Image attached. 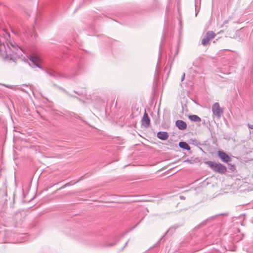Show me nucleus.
Wrapping results in <instances>:
<instances>
[{
    "label": "nucleus",
    "mask_w": 253,
    "mask_h": 253,
    "mask_svg": "<svg viewBox=\"0 0 253 253\" xmlns=\"http://www.w3.org/2000/svg\"><path fill=\"white\" fill-rule=\"evenodd\" d=\"M175 126L181 130L185 129L187 127L186 123L183 121L178 120L175 122Z\"/></svg>",
    "instance_id": "obj_12"
},
{
    "label": "nucleus",
    "mask_w": 253,
    "mask_h": 253,
    "mask_svg": "<svg viewBox=\"0 0 253 253\" xmlns=\"http://www.w3.org/2000/svg\"><path fill=\"white\" fill-rule=\"evenodd\" d=\"M42 70L46 73L48 76L55 79H58L59 78L71 79L74 78L76 75L75 74L74 75H69L60 72H57L49 67H45V68L42 69Z\"/></svg>",
    "instance_id": "obj_2"
},
{
    "label": "nucleus",
    "mask_w": 253,
    "mask_h": 253,
    "mask_svg": "<svg viewBox=\"0 0 253 253\" xmlns=\"http://www.w3.org/2000/svg\"><path fill=\"white\" fill-rule=\"evenodd\" d=\"M189 119L194 122H200L201 119L196 115H191L188 116Z\"/></svg>",
    "instance_id": "obj_15"
},
{
    "label": "nucleus",
    "mask_w": 253,
    "mask_h": 253,
    "mask_svg": "<svg viewBox=\"0 0 253 253\" xmlns=\"http://www.w3.org/2000/svg\"><path fill=\"white\" fill-rule=\"evenodd\" d=\"M217 156L223 162L228 163L231 161V158L225 152L218 150L217 151Z\"/></svg>",
    "instance_id": "obj_9"
},
{
    "label": "nucleus",
    "mask_w": 253,
    "mask_h": 253,
    "mask_svg": "<svg viewBox=\"0 0 253 253\" xmlns=\"http://www.w3.org/2000/svg\"><path fill=\"white\" fill-rule=\"evenodd\" d=\"M128 241H129V240H128V241L126 243V244H125V245L124 246V247L122 248V249L121 251L123 250H124V248H125L127 246V243H128Z\"/></svg>",
    "instance_id": "obj_24"
},
{
    "label": "nucleus",
    "mask_w": 253,
    "mask_h": 253,
    "mask_svg": "<svg viewBox=\"0 0 253 253\" xmlns=\"http://www.w3.org/2000/svg\"><path fill=\"white\" fill-rule=\"evenodd\" d=\"M0 36L3 38V41L0 40V55L4 59L14 61L18 45L15 42H7L10 35L2 26H0Z\"/></svg>",
    "instance_id": "obj_1"
},
{
    "label": "nucleus",
    "mask_w": 253,
    "mask_h": 253,
    "mask_svg": "<svg viewBox=\"0 0 253 253\" xmlns=\"http://www.w3.org/2000/svg\"><path fill=\"white\" fill-rule=\"evenodd\" d=\"M1 233H2L1 232H0V235L1 234Z\"/></svg>",
    "instance_id": "obj_30"
},
{
    "label": "nucleus",
    "mask_w": 253,
    "mask_h": 253,
    "mask_svg": "<svg viewBox=\"0 0 253 253\" xmlns=\"http://www.w3.org/2000/svg\"><path fill=\"white\" fill-rule=\"evenodd\" d=\"M179 146L180 148L183 150H190V147L189 145L185 142L180 141L179 142Z\"/></svg>",
    "instance_id": "obj_14"
},
{
    "label": "nucleus",
    "mask_w": 253,
    "mask_h": 253,
    "mask_svg": "<svg viewBox=\"0 0 253 253\" xmlns=\"http://www.w3.org/2000/svg\"><path fill=\"white\" fill-rule=\"evenodd\" d=\"M211 109L213 115L217 119L220 118L223 113V110L220 107L219 104L218 102L214 103L212 106Z\"/></svg>",
    "instance_id": "obj_5"
},
{
    "label": "nucleus",
    "mask_w": 253,
    "mask_h": 253,
    "mask_svg": "<svg viewBox=\"0 0 253 253\" xmlns=\"http://www.w3.org/2000/svg\"><path fill=\"white\" fill-rule=\"evenodd\" d=\"M137 226V224L135 225V226L133 227V229L134 228Z\"/></svg>",
    "instance_id": "obj_29"
},
{
    "label": "nucleus",
    "mask_w": 253,
    "mask_h": 253,
    "mask_svg": "<svg viewBox=\"0 0 253 253\" xmlns=\"http://www.w3.org/2000/svg\"><path fill=\"white\" fill-rule=\"evenodd\" d=\"M74 92L75 93H76V94H78L79 95H82L83 94V93H79L78 92H77V91H76V90H74Z\"/></svg>",
    "instance_id": "obj_25"
},
{
    "label": "nucleus",
    "mask_w": 253,
    "mask_h": 253,
    "mask_svg": "<svg viewBox=\"0 0 253 253\" xmlns=\"http://www.w3.org/2000/svg\"><path fill=\"white\" fill-rule=\"evenodd\" d=\"M180 198L182 200H184L185 199V197L183 196H180Z\"/></svg>",
    "instance_id": "obj_28"
},
{
    "label": "nucleus",
    "mask_w": 253,
    "mask_h": 253,
    "mask_svg": "<svg viewBox=\"0 0 253 253\" xmlns=\"http://www.w3.org/2000/svg\"><path fill=\"white\" fill-rule=\"evenodd\" d=\"M114 245H115V243H113V244H109L107 245V246L111 247V246H113Z\"/></svg>",
    "instance_id": "obj_27"
},
{
    "label": "nucleus",
    "mask_w": 253,
    "mask_h": 253,
    "mask_svg": "<svg viewBox=\"0 0 253 253\" xmlns=\"http://www.w3.org/2000/svg\"><path fill=\"white\" fill-rule=\"evenodd\" d=\"M23 219L24 216L21 212H16L12 218L8 219L9 223H8L7 226L15 227H18L22 224Z\"/></svg>",
    "instance_id": "obj_4"
},
{
    "label": "nucleus",
    "mask_w": 253,
    "mask_h": 253,
    "mask_svg": "<svg viewBox=\"0 0 253 253\" xmlns=\"http://www.w3.org/2000/svg\"><path fill=\"white\" fill-rule=\"evenodd\" d=\"M185 74L184 73H183L182 76V77H181V81L182 82L184 79H185Z\"/></svg>",
    "instance_id": "obj_23"
},
{
    "label": "nucleus",
    "mask_w": 253,
    "mask_h": 253,
    "mask_svg": "<svg viewBox=\"0 0 253 253\" xmlns=\"http://www.w3.org/2000/svg\"><path fill=\"white\" fill-rule=\"evenodd\" d=\"M53 86L57 87V88H58L59 89L62 90V91H63L64 92H65L66 94H67L68 95L71 96V97H75V98H77V97H76L75 96L73 95H72L68 91H67L66 90H65L64 88H63V87H61V86H59L57 85H56V84H53Z\"/></svg>",
    "instance_id": "obj_16"
},
{
    "label": "nucleus",
    "mask_w": 253,
    "mask_h": 253,
    "mask_svg": "<svg viewBox=\"0 0 253 253\" xmlns=\"http://www.w3.org/2000/svg\"><path fill=\"white\" fill-rule=\"evenodd\" d=\"M213 217H211L208 219H207L206 220H205L204 221H203L202 222H201V223H200L199 225H198L196 227H195V229H199L200 228H201V227L205 225L206 224H207V222H208V221L211 219Z\"/></svg>",
    "instance_id": "obj_18"
},
{
    "label": "nucleus",
    "mask_w": 253,
    "mask_h": 253,
    "mask_svg": "<svg viewBox=\"0 0 253 253\" xmlns=\"http://www.w3.org/2000/svg\"><path fill=\"white\" fill-rule=\"evenodd\" d=\"M248 127L250 128L253 129V125L248 124Z\"/></svg>",
    "instance_id": "obj_26"
},
{
    "label": "nucleus",
    "mask_w": 253,
    "mask_h": 253,
    "mask_svg": "<svg viewBox=\"0 0 253 253\" xmlns=\"http://www.w3.org/2000/svg\"><path fill=\"white\" fill-rule=\"evenodd\" d=\"M204 163L208 166L214 172L220 174H224L227 171V168L225 166L220 163H215L211 161L204 162Z\"/></svg>",
    "instance_id": "obj_3"
},
{
    "label": "nucleus",
    "mask_w": 253,
    "mask_h": 253,
    "mask_svg": "<svg viewBox=\"0 0 253 253\" xmlns=\"http://www.w3.org/2000/svg\"><path fill=\"white\" fill-rule=\"evenodd\" d=\"M215 36L216 35L214 32L212 31H208L206 33L205 37L202 40V44L204 46L207 45L209 43V41L214 39Z\"/></svg>",
    "instance_id": "obj_6"
},
{
    "label": "nucleus",
    "mask_w": 253,
    "mask_h": 253,
    "mask_svg": "<svg viewBox=\"0 0 253 253\" xmlns=\"http://www.w3.org/2000/svg\"><path fill=\"white\" fill-rule=\"evenodd\" d=\"M164 39H165V35H163V37H162V41H161V44H160V46H159V58H158L157 65V66H156V70H155V72L156 73H157L158 71V70H159V64L160 63L161 60L162 48V46H163V41L164 40Z\"/></svg>",
    "instance_id": "obj_10"
},
{
    "label": "nucleus",
    "mask_w": 253,
    "mask_h": 253,
    "mask_svg": "<svg viewBox=\"0 0 253 253\" xmlns=\"http://www.w3.org/2000/svg\"><path fill=\"white\" fill-rule=\"evenodd\" d=\"M70 185H71V184L70 183H66V184L64 185L63 186H62L61 188L62 189L67 186H70Z\"/></svg>",
    "instance_id": "obj_22"
},
{
    "label": "nucleus",
    "mask_w": 253,
    "mask_h": 253,
    "mask_svg": "<svg viewBox=\"0 0 253 253\" xmlns=\"http://www.w3.org/2000/svg\"><path fill=\"white\" fill-rule=\"evenodd\" d=\"M142 124L146 127H148L150 125V120L146 112H145L143 115L142 120Z\"/></svg>",
    "instance_id": "obj_11"
},
{
    "label": "nucleus",
    "mask_w": 253,
    "mask_h": 253,
    "mask_svg": "<svg viewBox=\"0 0 253 253\" xmlns=\"http://www.w3.org/2000/svg\"><path fill=\"white\" fill-rule=\"evenodd\" d=\"M29 60L35 67H38L42 70L43 69L40 65L41 60L38 56L34 54L31 55L29 57Z\"/></svg>",
    "instance_id": "obj_8"
},
{
    "label": "nucleus",
    "mask_w": 253,
    "mask_h": 253,
    "mask_svg": "<svg viewBox=\"0 0 253 253\" xmlns=\"http://www.w3.org/2000/svg\"><path fill=\"white\" fill-rule=\"evenodd\" d=\"M229 169L231 171H234L235 170V167L234 165L228 164Z\"/></svg>",
    "instance_id": "obj_19"
},
{
    "label": "nucleus",
    "mask_w": 253,
    "mask_h": 253,
    "mask_svg": "<svg viewBox=\"0 0 253 253\" xmlns=\"http://www.w3.org/2000/svg\"><path fill=\"white\" fill-rule=\"evenodd\" d=\"M182 226V224H176L172 226H171L168 230V231L166 232V233L165 234V235H163V236L159 240V242H161L163 238H164V237L166 236V235H172L176 231V230Z\"/></svg>",
    "instance_id": "obj_7"
},
{
    "label": "nucleus",
    "mask_w": 253,
    "mask_h": 253,
    "mask_svg": "<svg viewBox=\"0 0 253 253\" xmlns=\"http://www.w3.org/2000/svg\"><path fill=\"white\" fill-rule=\"evenodd\" d=\"M230 19H226V20H225L223 22V25H225V24H226L227 23H228ZM223 25H222L221 27H222Z\"/></svg>",
    "instance_id": "obj_21"
},
{
    "label": "nucleus",
    "mask_w": 253,
    "mask_h": 253,
    "mask_svg": "<svg viewBox=\"0 0 253 253\" xmlns=\"http://www.w3.org/2000/svg\"><path fill=\"white\" fill-rule=\"evenodd\" d=\"M185 162H187L188 163V164H192L193 163L192 162V161L188 159H186V160L184 161Z\"/></svg>",
    "instance_id": "obj_20"
},
{
    "label": "nucleus",
    "mask_w": 253,
    "mask_h": 253,
    "mask_svg": "<svg viewBox=\"0 0 253 253\" xmlns=\"http://www.w3.org/2000/svg\"><path fill=\"white\" fill-rule=\"evenodd\" d=\"M157 136L162 140H166L169 138V135L166 131H159L157 133Z\"/></svg>",
    "instance_id": "obj_13"
},
{
    "label": "nucleus",
    "mask_w": 253,
    "mask_h": 253,
    "mask_svg": "<svg viewBox=\"0 0 253 253\" xmlns=\"http://www.w3.org/2000/svg\"><path fill=\"white\" fill-rule=\"evenodd\" d=\"M243 235L241 234L234 235L232 237L233 242L234 243H237L242 239Z\"/></svg>",
    "instance_id": "obj_17"
}]
</instances>
